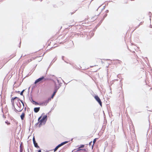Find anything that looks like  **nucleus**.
Wrapping results in <instances>:
<instances>
[{"instance_id":"1","label":"nucleus","mask_w":152,"mask_h":152,"mask_svg":"<svg viewBox=\"0 0 152 152\" xmlns=\"http://www.w3.org/2000/svg\"><path fill=\"white\" fill-rule=\"evenodd\" d=\"M42 116H40L38 118V120L39 123V125H41L42 124H45L47 120V116L46 115H44L42 118Z\"/></svg>"},{"instance_id":"2","label":"nucleus","mask_w":152,"mask_h":152,"mask_svg":"<svg viewBox=\"0 0 152 152\" xmlns=\"http://www.w3.org/2000/svg\"><path fill=\"white\" fill-rule=\"evenodd\" d=\"M68 142V141H65L63 142H62L60 144H59L58 145H57L55 148L54 149V151H56L58 148L61 146L63 145L66 144Z\"/></svg>"},{"instance_id":"3","label":"nucleus","mask_w":152,"mask_h":152,"mask_svg":"<svg viewBox=\"0 0 152 152\" xmlns=\"http://www.w3.org/2000/svg\"><path fill=\"white\" fill-rule=\"evenodd\" d=\"M43 80H44V81H45L46 80V79L44 77V76H42V77H40L36 80L35 82L34 83L36 84L39 82H42V81Z\"/></svg>"},{"instance_id":"4","label":"nucleus","mask_w":152,"mask_h":152,"mask_svg":"<svg viewBox=\"0 0 152 152\" xmlns=\"http://www.w3.org/2000/svg\"><path fill=\"white\" fill-rule=\"evenodd\" d=\"M94 98L99 103V104L102 107V102L100 99L99 98V96H97L96 95L94 97Z\"/></svg>"},{"instance_id":"5","label":"nucleus","mask_w":152,"mask_h":152,"mask_svg":"<svg viewBox=\"0 0 152 152\" xmlns=\"http://www.w3.org/2000/svg\"><path fill=\"white\" fill-rule=\"evenodd\" d=\"M57 91V89H56V91H54L53 94H52L51 96V98H48V100L45 101V102L47 103H48L49 101H50L51 100V99H53V97L55 95Z\"/></svg>"},{"instance_id":"6","label":"nucleus","mask_w":152,"mask_h":152,"mask_svg":"<svg viewBox=\"0 0 152 152\" xmlns=\"http://www.w3.org/2000/svg\"><path fill=\"white\" fill-rule=\"evenodd\" d=\"M18 99V98L17 97H15L14 98H12V99H13V100L12 101V102L14 104V106L15 108V107H16V106H17L18 107V103H16V101L15 99Z\"/></svg>"},{"instance_id":"7","label":"nucleus","mask_w":152,"mask_h":152,"mask_svg":"<svg viewBox=\"0 0 152 152\" xmlns=\"http://www.w3.org/2000/svg\"><path fill=\"white\" fill-rule=\"evenodd\" d=\"M43 50H39V51L37 52V55L38 56L37 57H40L41 56H44V55L45 54V53L43 54Z\"/></svg>"},{"instance_id":"8","label":"nucleus","mask_w":152,"mask_h":152,"mask_svg":"<svg viewBox=\"0 0 152 152\" xmlns=\"http://www.w3.org/2000/svg\"><path fill=\"white\" fill-rule=\"evenodd\" d=\"M25 113H23L21 115H20V117L21 119L22 120H23L25 117Z\"/></svg>"},{"instance_id":"9","label":"nucleus","mask_w":152,"mask_h":152,"mask_svg":"<svg viewBox=\"0 0 152 152\" xmlns=\"http://www.w3.org/2000/svg\"><path fill=\"white\" fill-rule=\"evenodd\" d=\"M40 107H35L34 109V110L35 112L37 113L39 110Z\"/></svg>"},{"instance_id":"10","label":"nucleus","mask_w":152,"mask_h":152,"mask_svg":"<svg viewBox=\"0 0 152 152\" xmlns=\"http://www.w3.org/2000/svg\"><path fill=\"white\" fill-rule=\"evenodd\" d=\"M86 151V149H81V148H80V147L78 148L77 149V151Z\"/></svg>"},{"instance_id":"11","label":"nucleus","mask_w":152,"mask_h":152,"mask_svg":"<svg viewBox=\"0 0 152 152\" xmlns=\"http://www.w3.org/2000/svg\"><path fill=\"white\" fill-rule=\"evenodd\" d=\"M22 103V105H23V106H22V107H21V106L20 105V111H21V110H22L23 109L24 107V104H23V102L21 101Z\"/></svg>"},{"instance_id":"12","label":"nucleus","mask_w":152,"mask_h":152,"mask_svg":"<svg viewBox=\"0 0 152 152\" xmlns=\"http://www.w3.org/2000/svg\"><path fill=\"white\" fill-rule=\"evenodd\" d=\"M34 144V145L35 147L36 148H39V147L38 146L37 144V143H36V142H33Z\"/></svg>"},{"instance_id":"13","label":"nucleus","mask_w":152,"mask_h":152,"mask_svg":"<svg viewBox=\"0 0 152 152\" xmlns=\"http://www.w3.org/2000/svg\"><path fill=\"white\" fill-rule=\"evenodd\" d=\"M97 139H98V138H95L94 140L93 141V144L92 146V148L93 147L96 141V140Z\"/></svg>"},{"instance_id":"14","label":"nucleus","mask_w":152,"mask_h":152,"mask_svg":"<svg viewBox=\"0 0 152 152\" xmlns=\"http://www.w3.org/2000/svg\"><path fill=\"white\" fill-rule=\"evenodd\" d=\"M59 88V87L58 86H57L56 84L55 85V91H56V89H57V90Z\"/></svg>"},{"instance_id":"15","label":"nucleus","mask_w":152,"mask_h":152,"mask_svg":"<svg viewBox=\"0 0 152 152\" xmlns=\"http://www.w3.org/2000/svg\"><path fill=\"white\" fill-rule=\"evenodd\" d=\"M116 61H117V62H118V63H119V64H121V63H122V62H121V61H119V60H116Z\"/></svg>"},{"instance_id":"16","label":"nucleus","mask_w":152,"mask_h":152,"mask_svg":"<svg viewBox=\"0 0 152 152\" xmlns=\"http://www.w3.org/2000/svg\"><path fill=\"white\" fill-rule=\"evenodd\" d=\"M20 151L23 152V147H20Z\"/></svg>"},{"instance_id":"17","label":"nucleus","mask_w":152,"mask_h":152,"mask_svg":"<svg viewBox=\"0 0 152 152\" xmlns=\"http://www.w3.org/2000/svg\"><path fill=\"white\" fill-rule=\"evenodd\" d=\"M84 147V145H81L80 147L81 148H83Z\"/></svg>"},{"instance_id":"18","label":"nucleus","mask_w":152,"mask_h":152,"mask_svg":"<svg viewBox=\"0 0 152 152\" xmlns=\"http://www.w3.org/2000/svg\"><path fill=\"white\" fill-rule=\"evenodd\" d=\"M23 143L22 142H21V144H20V147H23Z\"/></svg>"},{"instance_id":"19","label":"nucleus","mask_w":152,"mask_h":152,"mask_svg":"<svg viewBox=\"0 0 152 152\" xmlns=\"http://www.w3.org/2000/svg\"><path fill=\"white\" fill-rule=\"evenodd\" d=\"M33 142H36V141H35V139L34 137L33 138Z\"/></svg>"},{"instance_id":"20","label":"nucleus","mask_w":152,"mask_h":152,"mask_svg":"<svg viewBox=\"0 0 152 152\" xmlns=\"http://www.w3.org/2000/svg\"><path fill=\"white\" fill-rule=\"evenodd\" d=\"M24 91V90H23L22 92H21V93H20V95H23V93Z\"/></svg>"},{"instance_id":"21","label":"nucleus","mask_w":152,"mask_h":152,"mask_svg":"<svg viewBox=\"0 0 152 152\" xmlns=\"http://www.w3.org/2000/svg\"><path fill=\"white\" fill-rule=\"evenodd\" d=\"M92 143V141H91L89 143V145H91V144Z\"/></svg>"},{"instance_id":"22","label":"nucleus","mask_w":152,"mask_h":152,"mask_svg":"<svg viewBox=\"0 0 152 152\" xmlns=\"http://www.w3.org/2000/svg\"><path fill=\"white\" fill-rule=\"evenodd\" d=\"M35 102V103H36V104H39L38 103H37V102ZM39 105H40V104H39Z\"/></svg>"},{"instance_id":"23","label":"nucleus","mask_w":152,"mask_h":152,"mask_svg":"<svg viewBox=\"0 0 152 152\" xmlns=\"http://www.w3.org/2000/svg\"><path fill=\"white\" fill-rule=\"evenodd\" d=\"M37 152H41V151L40 150H39Z\"/></svg>"},{"instance_id":"24","label":"nucleus","mask_w":152,"mask_h":152,"mask_svg":"<svg viewBox=\"0 0 152 152\" xmlns=\"http://www.w3.org/2000/svg\"><path fill=\"white\" fill-rule=\"evenodd\" d=\"M136 62H138V60H136Z\"/></svg>"},{"instance_id":"25","label":"nucleus","mask_w":152,"mask_h":152,"mask_svg":"<svg viewBox=\"0 0 152 152\" xmlns=\"http://www.w3.org/2000/svg\"><path fill=\"white\" fill-rule=\"evenodd\" d=\"M7 62V61H5V62H4V63H6Z\"/></svg>"},{"instance_id":"26","label":"nucleus","mask_w":152,"mask_h":152,"mask_svg":"<svg viewBox=\"0 0 152 152\" xmlns=\"http://www.w3.org/2000/svg\"><path fill=\"white\" fill-rule=\"evenodd\" d=\"M17 102H19L18 101V100H17Z\"/></svg>"},{"instance_id":"27","label":"nucleus","mask_w":152,"mask_h":152,"mask_svg":"<svg viewBox=\"0 0 152 152\" xmlns=\"http://www.w3.org/2000/svg\"><path fill=\"white\" fill-rule=\"evenodd\" d=\"M20 152H21V151H20Z\"/></svg>"}]
</instances>
